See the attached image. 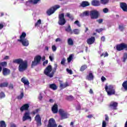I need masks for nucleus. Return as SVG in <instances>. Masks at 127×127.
I'll return each instance as SVG.
<instances>
[{
	"label": "nucleus",
	"mask_w": 127,
	"mask_h": 127,
	"mask_svg": "<svg viewBox=\"0 0 127 127\" xmlns=\"http://www.w3.org/2000/svg\"><path fill=\"white\" fill-rule=\"evenodd\" d=\"M8 59H9V56H6L3 58V60H8Z\"/></svg>",
	"instance_id": "61"
},
{
	"label": "nucleus",
	"mask_w": 127,
	"mask_h": 127,
	"mask_svg": "<svg viewBox=\"0 0 127 127\" xmlns=\"http://www.w3.org/2000/svg\"><path fill=\"white\" fill-rule=\"evenodd\" d=\"M49 59L50 60V61H51V62H52L53 61V57L50 56H49Z\"/></svg>",
	"instance_id": "63"
},
{
	"label": "nucleus",
	"mask_w": 127,
	"mask_h": 127,
	"mask_svg": "<svg viewBox=\"0 0 127 127\" xmlns=\"http://www.w3.org/2000/svg\"><path fill=\"white\" fill-rule=\"evenodd\" d=\"M72 33L77 35L80 33V30L78 29H74L73 30Z\"/></svg>",
	"instance_id": "37"
},
{
	"label": "nucleus",
	"mask_w": 127,
	"mask_h": 127,
	"mask_svg": "<svg viewBox=\"0 0 127 127\" xmlns=\"http://www.w3.org/2000/svg\"><path fill=\"white\" fill-rule=\"evenodd\" d=\"M52 71V66L51 65H49L44 70V73L45 75L49 77L50 78H52L53 77V73L51 72Z\"/></svg>",
	"instance_id": "4"
},
{
	"label": "nucleus",
	"mask_w": 127,
	"mask_h": 127,
	"mask_svg": "<svg viewBox=\"0 0 127 127\" xmlns=\"http://www.w3.org/2000/svg\"><path fill=\"white\" fill-rule=\"evenodd\" d=\"M52 49L54 52H55V51H56V50H57V48L56 47V46L53 45L52 47Z\"/></svg>",
	"instance_id": "51"
},
{
	"label": "nucleus",
	"mask_w": 127,
	"mask_h": 127,
	"mask_svg": "<svg viewBox=\"0 0 127 127\" xmlns=\"http://www.w3.org/2000/svg\"><path fill=\"white\" fill-rule=\"evenodd\" d=\"M13 63H15L16 64H19L18 66V71L19 72H24L28 67V64L27 61H23V59H17L13 60Z\"/></svg>",
	"instance_id": "1"
},
{
	"label": "nucleus",
	"mask_w": 127,
	"mask_h": 127,
	"mask_svg": "<svg viewBox=\"0 0 127 127\" xmlns=\"http://www.w3.org/2000/svg\"><path fill=\"white\" fill-rule=\"evenodd\" d=\"M40 24H41V19H39L37 22L35 23V27H37V26H39V25H40Z\"/></svg>",
	"instance_id": "44"
},
{
	"label": "nucleus",
	"mask_w": 127,
	"mask_h": 127,
	"mask_svg": "<svg viewBox=\"0 0 127 127\" xmlns=\"http://www.w3.org/2000/svg\"><path fill=\"white\" fill-rule=\"evenodd\" d=\"M27 120H29L31 122V117L30 116L29 112H25L22 118L23 122H25V121H27Z\"/></svg>",
	"instance_id": "13"
},
{
	"label": "nucleus",
	"mask_w": 127,
	"mask_h": 127,
	"mask_svg": "<svg viewBox=\"0 0 127 127\" xmlns=\"http://www.w3.org/2000/svg\"><path fill=\"white\" fill-rule=\"evenodd\" d=\"M74 24H76L78 27H81V24H80V22H79L78 20L75 21L74 22Z\"/></svg>",
	"instance_id": "48"
},
{
	"label": "nucleus",
	"mask_w": 127,
	"mask_h": 127,
	"mask_svg": "<svg viewBox=\"0 0 127 127\" xmlns=\"http://www.w3.org/2000/svg\"><path fill=\"white\" fill-rule=\"evenodd\" d=\"M65 30L66 32H69L70 34H73V31H72V29L71 28V26H70V25L68 26V27L65 28Z\"/></svg>",
	"instance_id": "26"
},
{
	"label": "nucleus",
	"mask_w": 127,
	"mask_h": 127,
	"mask_svg": "<svg viewBox=\"0 0 127 127\" xmlns=\"http://www.w3.org/2000/svg\"><path fill=\"white\" fill-rule=\"evenodd\" d=\"M24 96V94L23 92H21L20 93V95L17 96L18 100H21V99L23 98Z\"/></svg>",
	"instance_id": "40"
},
{
	"label": "nucleus",
	"mask_w": 127,
	"mask_h": 127,
	"mask_svg": "<svg viewBox=\"0 0 127 127\" xmlns=\"http://www.w3.org/2000/svg\"><path fill=\"white\" fill-rule=\"evenodd\" d=\"M72 60H73V55L71 54L69 55V56L67 58L68 63H70V62H71V61H72Z\"/></svg>",
	"instance_id": "39"
},
{
	"label": "nucleus",
	"mask_w": 127,
	"mask_h": 127,
	"mask_svg": "<svg viewBox=\"0 0 127 127\" xmlns=\"http://www.w3.org/2000/svg\"><path fill=\"white\" fill-rule=\"evenodd\" d=\"M116 50L117 51H123V50L127 51V44L122 43L117 45Z\"/></svg>",
	"instance_id": "7"
},
{
	"label": "nucleus",
	"mask_w": 127,
	"mask_h": 127,
	"mask_svg": "<svg viewBox=\"0 0 127 127\" xmlns=\"http://www.w3.org/2000/svg\"><path fill=\"white\" fill-rule=\"evenodd\" d=\"M49 88L50 89H52V90H54V91H55V90H57V85L55 84V83L51 84L49 85Z\"/></svg>",
	"instance_id": "25"
},
{
	"label": "nucleus",
	"mask_w": 127,
	"mask_h": 127,
	"mask_svg": "<svg viewBox=\"0 0 127 127\" xmlns=\"http://www.w3.org/2000/svg\"><path fill=\"white\" fill-rule=\"evenodd\" d=\"M35 121L36 122L37 127H41L42 126V122H41V117L40 115L37 114L35 117Z\"/></svg>",
	"instance_id": "12"
},
{
	"label": "nucleus",
	"mask_w": 127,
	"mask_h": 127,
	"mask_svg": "<svg viewBox=\"0 0 127 127\" xmlns=\"http://www.w3.org/2000/svg\"><path fill=\"white\" fill-rule=\"evenodd\" d=\"M58 8H60V5H55L51 7L46 12L47 15L50 16V15L53 14Z\"/></svg>",
	"instance_id": "5"
},
{
	"label": "nucleus",
	"mask_w": 127,
	"mask_h": 127,
	"mask_svg": "<svg viewBox=\"0 0 127 127\" xmlns=\"http://www.w3.org/2000/svg\"><path fill=\"white\" fill-rule=\"evenodd\" d=\"M59 113L62 118V120H64L65 119H68V114L62 109L59 110Z\"/></svg>",
	"instance_id": "10"
},
{
	"label": "nucleus",
	"mask_w": 127,
	"mask_h": 127,
	"mask_svg": "<svg viewBox=\"0 0 127 127\" xmlns=\"http://www.w3.org/2000/svg\"><path fill=\"white\" fill-rule=\"evenodd\" d=\"M60 87L63 89H64L66 87H69V83H68V82H65L64 84L61 83Z\"/></svg>",
	"instance_id": "27"
},
{
	"label": "nucleus",
	"mask_w": 127,
	"mask_h": 127,
	"mask_svg": "<svg viewBox=\"0 0 127 127\" xmlns=\"http://www.w3.org/2000/svg\"><path fill=\"white\" fill-rule=\"evenodd\" d=\"M107 127V123L106 121H103L102 122V127Z\"/></svg>",
	"instance_id": "57"
},
{
	"label": "nucleus",
	"mask_w": 127,
	"mask_h": 127,
	"mask_svg": "<svg viewBox=\"0 0 127 127\" xmlns=\"http://www.w3.org/2000/svg\"><path fill=\"white\" fill-rule=\"evenodd\" d=\"M58 67V64H54V67L53 69V71L52 73H53V76H54V73L56 72V70H57V68Z\"/></svg>",
	"instance_id": "32"
},
{
	"label": "nucleus",
	"mask_w": 127,
	"mask_h": 127,
	"mask_svg": "<svg viewBox=\"0 0 127 127\" xmlns=\"http://www.w3.org/2000/svg\"><path fill=\"white\" fill-rule=\"evenodd\" d=\"M67 44L69 46H73V45H74V42L71 38H68L67 40Z\"/></svg>",
	"instance_id": "28"
},
{
	"label": "nucleus",
	"mask_w": 127,
	"mask_h": 127,
	"mask_svg": "<svg viewBox=\"0 0 127 127\" xmlns=\"http://www.w3.org/2000/svg\"><path fill=\"white\" fill-rule=\"evenodd\" d=\"M8 88L10 90H13V84H12V83H10Z\"/></svg>",
	"instance_id": "53"
},
{
	"label": "nucleus",
	"mask_w": 127,
	"mask_h": 127,
	"mask_svg": "<svg viewBox=\"0 0 127 127\" xmlns=\"http://www.w3.org/2000/svg\"><path fill=\"white\" fill-rule=\"evenodd\" d=\"M127 53H125L124 54V56H123V62H126V61H127Z\"/></svg>",
	"instance_id": "42"
},
{
	"label": "nucleus",
	"mask_w": 127,
	"mask_h": 127,
	"mask_svg": "<svg viewBox=\"0 0 127 127\" xmlns=\"http://www.w3.org/2000/svg\"><path fill=\"white\" fill-rule=\"evenodd\" d=\"M46 64H48V60H46L45 61L43 62V66H46Z\"/></svg>",
	"instance_id": "58"
},
{
	"label": "nucleus",
	"mask_w": 127,
	"mask_h": 127,
	"mask_svg": "<svg viewBox=\"0 0 127 127\" xmlns=\"http://www.w3.org/2000/svg\"><path fill=\"white\" fill-rule=\"evenodd\" d=\"M47 127H57L56 121L53 118H50L48 121Z\"/></svg>",
	"instance_id": "11"
},
{
	"label": "nucleus",
	"mask_w": 127,
	"mask_h": 127,
	"mask_svg": "<svg viewBox=\"0 0 127 127\" xmlns=\"http://www.w3.org/2000/svg\"><path fill=\"white\" fill-rule=\"evenodd\" d=\"M41 0H30L29 2L32 4H37V3H38Z\"/></svg>",
	"instance_id": "29"
},
{
	"label": "nucleus",
	"mask_w": 127,
	"mask_h": 127,
	"mask_svg": "<svg viewBox=\"0 0 127 127\" xmlns=\"http://www.w3.org/2000/svg\"><path fill=\"white\" fill-rule=\"evenodd\" d=\"M65 62H66V59H65V58H63L62 60V61L61 62V64L62 65H63L64 66L65 65Z\"/></svg>",
	"instance_id": "47"
},
{
	"label": "nucleus",
	"mask_w": 127,
	"mask_h": 127,
	"mask_svg": "<svg viewBox=\"0 0 127 127\" xmlns=\"http://www.w3.org/2000/svg\"><path fill=\"white\" fill-rule=\"evenodd\" d=\"M119 28L121 31H123L124 29H125V26H124V25H119Z\"/></svg>",
	"instance_id": "52"
},
{
	"label": "nucleus",
	"mask_w": 127,
	"mask_h": 127,
	"mask_svg": "<svg viewBox=\"0 0 127 127\" xmlns=\"http://www.w3.org/2000/svg\"><path fill=\"white\" fill-rule=\"evenodd\" d=\"M103 30H104V29L100 28V29H96L95 31L96 32H98V33H101V32H102V31H103Z\"/></svg>",
	"instance_id": "50"
},
{
	"label": "nucleus",
	"mask_w": 127,
	"mask_h": 127,
	"mask_svg": "<svg viewBox=\"0 0 127 127\" xmlns=\"http://www.w3.org/2000/svg\"><path fill=\"white\" fill-rule=\"evenodd\" d=\"M90 12L89 10L85 11L83 12V15L84 16H89L90 15Z\"/></svg>",
	"instance_id": "41"
},
{
	"label": "nucleus",
	"mask_w": 127,
	"mask_h": 127,
	"mask_svg": "<svg viewBox=\"0 0 127 127\" xmlns=\"http://www.w3.org/2000/svg\"><path fill=\"white\" fill-rule=\"evenodd\" d=\"M0 99H3V98H5V94H4V92H0Z\"/></svg>",
	"instance_id": "45"
},
{
	"label": "nucleus",
	"mask_w": 127,
	"mask_h": 127,
	"mask_svg": "<svg viewBox=\"0 0 127 127\" xmlns=\"http://www.w3.org/2000/svg\"><path fill=\"white\" fill-rule=\"evenodd\" d=\"M38 99L40 101H41V100H42V99H43V96H42V93H40L39 96L38 97Z\"/></svg>",
	"instance_id": "54"
},
{
	"label": "nucleus",
	"mask_w": 127,
	"mask_h": 127,
	"mask_svg": "<svg viewBox=\"0 0 127 127\" xmlns=\"http://www.w3.org/2000/svg\"><path fill=\"white\" fill-rule=\"evenodd\" d=\"M87 118H88V119H92V118H93V115L92 114L88 115L87 116Z\"/></svg>",
	"instance_id": "62"
},
{
	"label": "nucleus",
	"mask_w": 127,
	"mask_h": 127,
	"mask_svg": "<svg viewBox=\"0 0 127 127\" xmlns=\"http://www.w3.org/2000/svg\"><path fill=\"white\" fill-rule=\"evenodd\" d=\"M109 1H110V0H100L101 3H102V4H104V5L108 4Z\"/></svg>",
	"instance_id": "33"
},
{
	"label": "nucleus",
	"mask_w": 127,
	"mask_h": 127,
	"mask_svg": "<svg viewBox=\"0 0 127 127\" xmlns=\"http://www.w3.org/2000/svg\"><path fill=\"white\" fill-rule=\"evenodd\" d=\"M90 15L91 19H98V18H99L100 14L99 13V11H98V10H92L90 11Z\"/></svg>",
	"instance_id": "9"
},
{
	"label": "nucleus",
	"mask_w": 127,
	"mask_h": 127,
	"mask_svg": "<svg viewBox=\"0 0 127 127\" xmlns=\"http://www.w3.org/2000/svg\"><path fill=\"white\" fill-rule=\"evenodd\" d=\"M41 62V56L38 55L35 57L34 59V61L32 62V67H35V66H37L39 64H40Z\"/></svg>",
	"instance_id": "6"
},
{
	"label": "nucleus",
	"mask_w": 127,
	"mask_h": 127,
	"mask_svg": "<svg viewBox=\"0 0 127 127\" xmlns=\"http://www.w3.org/2000/svg\"><path fill=\"white\" fill-rule=\"evenodd\" d=\"M2 75L3 76H8L10 74V69L6 68L3 67L2 68Z\"/></svg>",
	"instance_id": "14"
},
{
	"label": "nucleus",
	"mask_w": 127,
	"mask_h": 127,
	"mask_svg": "<svg viewBox=\"0 0 127 127\" xmlns=\"http://www.w3.org/2000/svg\"><path fill=\"white\" fill-rule=\"evenodd\" d=\"M109 107L112 110H117V108L118 107V103L117 102H111L109 105Z\"/></svg>",
	"instance_id": "18"
},
{
	"label": "nucleus",
	"mask_w": 127,
	"mask_h": 127,
	"mask_svg": "<svg viewBox=\"0 0 127 127\" xmlns=\"http://www.w3.org/2000/svg\"><path fill=\"white\" fill-rule=\"evenodd\" d=\"M26 37V33L23 32L21 35L20 36V39L17 40V41L18 42H21L23 46H25V47L29 45L28 40L25 38Z\"/></svg>",
	"instance_id": "2"
},
{
	"label": "nucleus",
	"mask_w": 127,
	"mask_h": 127,
	"mask_svg": "<svg viewBox=\"0 0 127 127\" xmlns=\"http://www.w3.org/2000/svg\"><path fill=\"white\" fill-rule=\"evenodd\" d=\"M21 82L22 83H23L24 85H26V86H29V81H28V79H26V77H23L21 79Z\"/></svg>",
	"instance_id": "20"
},
{
	"label": "nucleus",
	"mask_w": 127,
	"mask_h": 127,
	"mask_svg": "<svg viewBox=\"0 0 127 127\" xmlns=\"http://www.w3.org/2000/svg\"><path fill=\"white\" fill-rule=\"evenodd\" d=\"M87 69V65H83L81 66V67L80 68V71H81V72H83V71H85Z\"/></svg>",
	"instance_id": "43"
},
{
	"label": "nucleus",
	"mask_w": 127,
	"mask_h": 127,
	"mask_svg": "<svg viewBox=\"0 0 127 127\" xmlns=\"http://www.w3.org/2000/svg\"><path fill=\"white\" fill-rule=\"evenodd\" d=\"M89 5H90V3L88 1H83L80 4L81 7H86V6H89Z\"/></svg>",
	"instance_id": "24"
},
{
	"label": "nucleus",
	"mask_w": 127,
	"mask_h": 127,
	"mask_svg": "<svg viewBox=\"0 0 127 127\" xmlns=\"http://www.w3.org/2000/svg\"><path fill=\"white\" fill-rule=\"evenodd\" d=\"M120 7L125 11V12H127V4L126 2H121L120 3Z\"/></svg>",
	"instance_id": "17"
},
{
	"label": "nucleus",
	"mask_w": 127,
	"mask_h": 127,
	"mask_svg": "<svg viewBox=\"0 0 127 127\" xmlns=\"http://www.w3.org/2000/svg\"><path fill=\"white\" fill-rule=\"evenodd\" d=\"M95 41H96L95 37H91V38H88L86 41L88 45H92V44H94V43H95Z\"/></svg>",
	"instance_id": "15"
},
{
	"label": "nucleus",
	"mask_w": 127,
	"mask_h": 127,
	"mask_svg": "<svg viewBox=\"0 0 127 127\" xmlns=\"http://www.w3.org/2000/svg\"><path fill=\"white\" fill-rule=\"evenodd\" d=\"M39 112H40V109H37L35 111H32L31 114H32V115H35L38 114V113H39Z\"/></svg>",
	"instance_id": "35"
},
{
	"label": "nucleus",
	"mask_w": 127,
	"mask_h": 127,
	"mask_svg": "<svg viewBox=\"0 0 127 127\" xmlns=\"http://www.w3.org/2000/svg\"><path fill=\"white\" fill-rule=\"evenodd\" d=\"M103 11L104 13H108L109 12V9L108 8H105L103 9Z\"/></svg>",
	"instance_id": "55"
},
{
	"label": "nucleus",
	"mask_w": 127,
	"mask_h": 127,
	"mask_svg": "<svg viewBox=\"0 0 127 127\" xmlns=\"http://www.w3.org/2000/svg\"><path fill=\"white\" fill-rule=\"evenodd\" d=\"M103 19H99L97 20L96 21L98 22L99 24H101V23H103Z\"/></svg>",
	"instance_id": "56"
},
{
	"label": "nucleus",
	"mask_w": 127,
	"mask_h": 127,
	"mask_svg": "<svg viewBox=\"0 0 127 127\" xmlns=\"http://www.w3.org/2000/svg\"><path fill=\"white\" fill-rule=\"evenodd\" d=\"M66 16H67V17H68L69 19L71 20H74V17L73 16V15L70 14V13H66Z\"/></svg>",
	"instance_id": "36"
},
{
	"label": "nucleus",
	"mask_w": 127,
	"mask_h": 127,
	"mask_svg": "<svg viewBox=\"0 0 127 127\" xmlns=\"http://www.w3.org/2000/svg\"><path fill=\"white\" fill-rule=\"evenodd\" d=\"M3 28V24H0V30H1V29H2Z\"/></svg>",
	"instance_id": "64"
},
{
	"label": "nucleus",
	"mask_w": 127,
	"mask_h": 127,
	"mask_svg": "<svg viewBox=\"0 0 127 127\" xmlns=\"http://www.w3.org/2000/svg\"><path fill=\"white\" fill-rule=\"evenodd\" d=\"M86 80L88 81H93L94 80V75H93V72H89V74L86 77Z\"/></svg>",
	"instance_id": "23"
},
{
	"label": "nucleus",
	"mask_w": 127,
	"mask_h": 127,
	"mask_svg": "<svg viewBox=\"0 0 127 127\" xmlns=\"http://www.w3.org/2000/svg\"><path fill=\"white\" fill-rule=\"evenodd\" d=\"M28 109H29V104H25L20 107V111L22 112L24 111H28Z\"/></svg>",
	"instance_id": "16"
},
{
	"label": "nucleus",
	"mask_w": 127,
	"mask_h": 127,
	"mask_svg": "<svg viewBox=\"0 0 127 127\" xmlns=\"http://www.w3.org/2000/svg\"><path fill=\"white\" fill-rule=\"evenodd\" d=\"M101 81L102 82H104V81H107V78H106V77L103 76L101 77Z\"/></svg>",
	"instance_id": "59"
},
{
	"label": "nucleus",
	"mask_w": 127,
	"mask_h": 127,
	"mask_svg": "<svg viewBox=\"0 0 127 127\" xmlns=\"http://www.w3.org/2000/svg\"><path fill=\"white\" fill-rule=\"evenodd\" d=\"M0 127H6V124L4 121H0Z\"/></svg>",
	"instance_id": "34"
},
{
	"label": "nucleus",
	"mask_w": 127,
	"mask_h": 127,
	"mask_svg": "<svg viewBox=\"0 0 127 127\" xmlns=\"http://www.w3.org/2000/svg\"><path fill=\"white\" fill-rule=\"evenodd\" d=\"M8 86V82H3L0 84V88H5Z\"/></svg>",
	"instance_id": "30"
},
{
	"label": "nucleus",
	"mask_w": 127,
	"mask_h": 127,
	"mask_svg": "<svg viewBox=\"0 0 127 127\" xmlns=\"http://www.w3.org/2000/svg\"><path fill=\"white\" fill-rule=\"evenodd\" d=\"M122 86L125 90H126V91H127V80L123 82V83L122 84Z\"/></svg>",
	"instance_id": "38"
},
{
	"label": "nucleus",
	"mask_w": 127,
	"mask_h": 127,
	"mask_svg": "<svg viewBox=\"0 0 127 127\" xmlns=\"http://www.w3.org/2000/svg\"><path fill=\"white\" fill-rule=\"evenodd\" d=\"M91 5H93V6H100L101 3L100 1L98 0H93L91 1Z\"/></svg>",
	"instance_id": "21"
},
{
	"label": "nucleus",
	"mask_w": 127,
	"mask_h": 127,
	"mask_svg": "<svg viewBox=\"0 0 127 127\" xmlns=\"http://www.w3.org/2000/svg\"><path fill=\"white\" fill-rule=\"evenodd\" d=\"M65 100L67 101H73L74 100V97L72 95L67 96L65 97Z\"/></svg>",
	"instance_id": "31"
},
{
	"label": "nucleus",
	"mask_w": 127,
	"mask_h": 127,
	"mask_svg": "<svg viewBox=\"0 0 127 127\" xmlns=\"http://www.w3.org/2000/svg\"><path fill=\"white\" fill-rule=\"evenodd\" d=\"M66 71L68 73V74H70V75H72V74H73V71L72 70L69 69V68H66Z\"/></svg>",
	"instance_id": "49"
},
{
	"label": "nucleus",
	"mask_w": 127,
	"mask_h": 127,
	"mask_svg": "<svg viewBox=\"0 0 127 127\" xmlns=\"http://www.w3.org/2000/svg\"><path fill=\"white\" fill-rule=\"evenodd\" d=\"M103 56H104V57H108V56H109V54L108 53V52H106L105 53H102L101 55H100V57H103Z\"/></svg>",
	"instance_id": "46"
},
{
	"label": "nucleus",
	"mask_w": 127,
	"mask_h": 127,
	"mask_svg": "<svg viewBox=\"0 0 127 127\" xmlns=\"http://www.w3.org/2000/svg\"><path fill=\"white\" fill-rule=\"evenodd\" d=\"M52 111L53 114H57L58 113V105L56 104H54L52 108Z\"/></svg>",
	"instance_id": "22"
},
{
	"label": "nucleus",
	"mask_w": 127,
	"mask_h": 127,
	"mask_svg": "<svg viewBox=\"0 0 127 127\" xmlns=\"http://www.w3.org/2000/svg\"><path fill=\"white\" fill-rule=\"evenodd\" d=\"M105 121L106 122H109V116L108 115H105Z\"/></svg>",
	"instance_id": "60"
},
{
	"label": "nucleus",
	"mask_w": 127,
	"mask_h": 127,
	"mask_svg": "<svg viewBox=\"0 0 127 127\" xmlns=\"http://www.w3.org/2000/svg\"><path fill=\"white\" fill-rule=\"evenodd\" d=\"M65 23H66V20L65 19L64 13L60 14L59 15L58 24L59 25H64Z\"/></svg>",
	"instance_id": "8"
},
{
	"label": "nucleus",
	"mask_w": 127,
	"mask_h": 127,
	"mask_svg": "<svg viewBox=\"0 0 127 127\" xmlns=\"http://www.w3.org/2000/svg\"><path fill=\"white\" fill-rule=\"evenodd\" d=\"M21 82L22 83H23L24 85H26V86H29V81H28V79H26V77H23L21 79Z\"/></svg>",
	"instance_id": "19"
},
{
	"label": "nucleus",
	"mask_w": 127,
	"mask_h": 127,
	"mask_svg": "<svg viewBox=\"0 0 127 127\" xmlns=\"http://www.w3.org/2000/svg\"><path fill=\"white\" fill-rule=\"evenodd\" d=\"M105 89L108 96H113V95H115L116 94V90L112 85L108 86V84H106Z\"/></svg>",
	"instance_id": "3"
}]
</instances>
